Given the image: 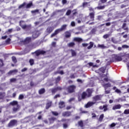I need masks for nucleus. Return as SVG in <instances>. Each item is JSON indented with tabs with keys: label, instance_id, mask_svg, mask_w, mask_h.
Returning a JSON list of instances; mask_svg holds the SVG:
<instances>
[{
	"label": "nucleus",
	"instance_id": "nucleus-22",
	"mask_svg": "<svg viewBox=\"0 0 129 129\" xmlns=\"http://www.w3.org/2000/svg\"><path fill=\"white\" fill-rule=\"evenodd\" d=\"M45 92H46V90H45V88H44L39 89V90L38 91V93L40 95L44 94Z\"/></svg>",
	"mask_w": 129,
	"mask_h": 129
},
{
	"label": "nucleus",
	"instance_id": "nucleus-62",
	"mask_svg": "<svg viewBox=\"0 0 129 129\" xmlns=\"http://www.w3.org/2000/svg\"><path fill=\"white\" fill-rule=\"evenodd\" d=\"M83 47H87L88 45H89L88 43H82Z\"/></svg>",
	"mask_w": 129,
	"mask_h": 129
},
{
	"label": "nucleus",
	"instance_id": "nucleus-15",
	"mask_svg": "<svg viewBox=\"0 0 129 129\" xmlns=\"http://www.w3.org/2000/svg\"><path fill=\"white\" fill-rule=\"evenodd\" d=\"M89 16L90 17L91 21H94V16H95L94 12L90 13Z\"/></svg>",
	"mask_w": 129,
	"mask_h": 129
},
{
	"label": "nucleus",
	"instance_id": "nucleus-18",
	"mask_svg": "<svg viewBox=\"0 0 129 129\" xmlns=\"http://www.w3.org/2000/svg\"><path fill=\"white\" fill-rule=\"evenodd\" d=\"M74 41L75 42H78V43H81L83 40L80 37H75L74 38Z\"/></svg>",
	"mask_w": 129,
	"mask_h": 129
},
{
	"label": "nucleus",
	"instance_id": "nucleus-13",
	"mask_svg": "<svg viewBox=\"0 0 129 129\" xmlns=\"http://www.w3.org/2000/svg\"><path fill=\"white\" fill-rule=\"evenodd\" d=\"M32 42V37H26L23 41L24 44H29Z\"/></svg>",
	"mask_w": 129,
	"mask_h": 129
},
{
	"label": "nucleus",
	"instance_id": "nucleus-57",
	"mask_svg": "<svg viewBox=\"0 0 129 129\" xmlns=\"http://www.w3.org/2000/svg\"><path fill=\"white\" fill-rule=\"evenodd\" d=\"M30 85L31 87H33V86H35V84L33 83V81H31L30 83Z\"/></svg>",
	"mask_w": 129,
	"mask_h": 129
},
{
	"label": "nucleus",
	"instance_id": "nucleus-35",
	"mask_svg": "<svg viewBox=\"0 0 129 129\" xmlns=\"http://www.w3.org/2000/svg\"><path fill=\"white\" fill-rule=\"evenodd\" d=\"M18 72V70H11L10 72H8V74L9 75H12V73H17Z\"/></svg>",
	"mask_w": 129,
	"mask_h": 129
},
{
	"label": "nucleus",
	"instance_id": "nucleus-26",
	"mask_svg": "<svg viewBox=\"0 0 129 129\" xmlns=\"http://www.w3.org/2000/svg\"><path fill=\"white\" fill-rule=\"evenodd\" d=\"M103 87H104V88H108V87H111V84L109 83L103 84Z\"/></svg>",
	"mask_w": 129,
	"mask_h": 129
},
{
	"label": "nucleus",
	"instance_id": "nucleus-34",
	"mask_svg": "<svg viewBox=\"0 0 129 129\" xmlns=\"http://www.w3.org/2000/svg\"><path fill=\"white\" fill-rule=\"evenodd\" d=\"M88 65L90 67H93V68H95V67H98L97 65H93V62H90L88 63Z\"/></svg>",
	"mask_w": 129,
	"mask_h": 129
},
{
	"label": "nucleus",
	"instance_id": "nucleus-32",
	"mask_svg": "<svg viewBox=\"0 0 129 129\" xmlns=\"http://www.w3.org/2000/svg\"><path fill=\"white\" fill-rule=\"evenodd\" d=\"M60 80H61V77H60V76H57L55 79V83L56 84L59 83Z\"/></svg>",
	"mask_w": 129,
	"mask_h": 129
},
{
	"label": "nucleus",
	"instance_id": "nucleus-48",
	"mask_svg": "<svg viewBox=\"0 0 129 129\" xmlns=\"http://www.w3.org/2000/svg\"><path fill=\"white\" fill-rule=\"evenodd\" d=\"M66 16H70L71 15V10H69L66 13Z\"/></svg>",
	"mask_w": 129,
	"mask_h": 129
},
{
	"label": "nucleus",
	"instance_id": "nucleus-54",
	"mask_svg": "<svg viewBox=\"0 0 129 129\" xmlns=\"http://www.w3.org/2000/svg\"><path fill=\"white\" fill-rule=\"evenodd\" d=\"M115 92H116V93H121V91H120V90H119L118 89H116L115 90Z\"/></svg>",
	"mask_w": 129,
	"mask_h": 129
},
{
	"label": "nucleus",
	"instance_id": "nucleus-3",
	"mask_svg": "<svg viewBox=\"0 0 129 129\" xmlns=\"http://www.w3.org/2000/svg\"><path fill=\"white\" fill-rule=\"evenodd\" d=\"M75 89H76V86L74 85H70L67 88V90L69 93H73V92H75Z\"/></svg>",
	"mask_w": 129,
	"mask_h": 129
},
{
	"label": "nucleus",
	"instance_id": "nucleus-6",
	"mask_svg": "<svg viewBox=\"0 0 129 129\" xmlns=\"http://www.w3.org/2000/svg\"><path fill=\"white\" fill-rule=\"evenodd\" d=\"M87 97V93L86 92H83L81 94V97L79 96L78 97V101H81L82 99H85Z\"/></svg>",
	"mask_w": 129,
	"mask_h": 129
},
{
	"label": "nucleus",
	"instance_id": "nucleus-45",
	"mask_svg": "<svg viewBox=\"0 0 129 129\" xmlns=\"http://www.w3.org/2000/svg\"><path fill=\"white\" fill-rule=\"evenodd\" d=\"M18 99H19V100H22V99H24V95L23 94L19 95Z\"/></svg>",
	"mask_w": 129,
	"mask_h": 129
},
{
	"label": "nucleus",
	"instance_id": "nucleus-12",
	"mask_svg": "<svg viewBox=\"0 0 129 129\" xmlns=\"http://www.w3.org/2000/svg\"><path fill=\"white\" fill-rule=\"evenodd\" d=\"M62 115L64 117H69V116H71V112L69 111H64L62 113Z\"/></svg>",
	"mask_w": 129,
	"mask_h": 129
},
{
	"label": "nucleus",
	"instance_id": "nucleus-37",
	"mask_svg": "<svg viewBox=\"0 0 129 129\" xmlns=\"http://www.w3.org/2000/svg\"><path fill=\"white\" fill-rule=\"evenodd\" d=\"M11 38H8L5 41V44H6V45H10V44H11Z\"/></svg>",
	"mask_w": 129,
	"mask_h": 129
},
{
	"label": "nucleus",
	"instance_id": "nucleus-29",
	"mask_svg": "<svg viewBox=\"0 0 129 129\" xmlns=\"http://www.w3.org/2000/svg\"><path fill=\"white\" fill-rule=\"evenodd\" d=\"M33 2H30L29 3L27 4L26 8V9H30L31 7H33Z\"/></svg>",
	"mask_w": 129,
	"mask_h": 129
},
{
	"label": "nucleus",
	"instance_id": "nucleus-33",
	"mask_svg": "<svg viewBox=\"0 0 129 129\" xmlns=\"http://www.w3.org/2000/svg\"><path fill=\"white\" fill-rule=\"evenodd\" d=\"M71 52L72 53V56L73 57H75V56H76V55H77L76 51H75V50H74L73 49H71Z\"/></svg>",
	"mask_w": 129,
	"mask_h": 129
},
{
	"label": "nucleus",
	"instance_id": "nucleus-50",
	"mask_svg": "<svg viewBox=\"0 0 129 129\" xmlns=\"http://www.w3.org/2000/svg\"><path fill=\"white\" fill-rule=\"evenodd\" d=\"M98 47L99 48H101V49H103V48H105L104 44H98Z\"/></svg>",
	"mask_w": 129,
	"mask_h": 129
},
{
	"label": "nucleus",
	"instance_id": "nucleus-19",
	"mask_svg": "<svg viewBox=\"0 0 129 129\" xmlns=\"http://www.w3.org/2000/svg\"><path fill=\"white\" fill-rule=\"evenodd\" d=\"M65 37L67 38V39H68V38H70L71 37V33L70 31H66L64 32Z\"/></svg>",
	"mask_w": 129,
	"mask_h": 129
},
{
	"label": "nucleus",
	"instance_id": "nucleus-63",
	"mask_svg": "<svg viewBox=\"0 0 129 129\" xmlns=\"http://www.w3.org/2000/svg\"><path fill=\"white\" fill-rule=\"evenodd\" d=\"M16 81H17V79L15 78H12L10 80L11 82H15Z\"/></svg>",
	"mask_w": 129,
	"mask_h": 129
},
{
	"label": "nucleus",
	"instance_id": "nucleus-39",
	"mask_svg": "<svg viewBox=\"0 0 129 129\" xmlns=\"http://www.w3.org/2000/svg\"><path fill=\"white\" fill-rule=\"evenodd\" d=\"M104 117V114H101L99 118V121H102Z\"/></svg>",
	"mask_w": 129,
	"mask_h": 129
},
{
	"label": "nucleus",
	"instance_id": "nucleus-25",
	"mask_svg": "<svg viewBox=\"0 0 129 129\" xmlns=\"http://www.w3.org/2000/svg\"><path fill=\"white\" fill-rule=\"evenodd\" d=\"M115 58H116V62H120V61L122 60V57L117 55V54H116Z\"/></svg>",
	"mask_w": 129,
	"mask_h": 129
},
{
	"label": "nucleus",
	"instance_id": "nucleus-53",
	"mask_svg": "<svg viewBox=\"0 0 129 129\" xmlns=\"http://www.w3.org/2000/svg\"><path fill=\"white\" fill-rule=\"evenodd\" d=\"M115 125H116V124H115L114 122H113L110 125V127H114Z\"/></svg>",
	"mask_w": 129,
	"mask_h": 129
},
{
	"label": "nucleus",
	"instance_id": "nucleus-38",
	"mask_svg": "<svg viewBox=\"0 0 129 129\" xmlns=\"http://www.w3.org/2000/svg\"><path fill=\"white\" fill-rule=\"evenodd\" d=\"M97 10H104L105 9V6H101L97 7Z\"/></svg>",
	"mask_w": 129,
	"mask_h": 129
},
{
	"label": "nucleus",
	"instance_id": "nucleus-46",
	"mask_svg": "<svg viewBox=\"0 0 129 129\" xmlns=\"http://www.w3.org/2000/svg\"><path fill=\"white\" fill-rule=\"evenodd\" d=\"M12 61L14 62V63H17V58L15 57V56H12Z\"/></svg>",
	"mask_w": 129,
	"mask_h": 129
},
{
	"label": "nucleus",
	"instance_id": "nucleus-24",
	"mask_svg": "<svg viewBox=\"0 0 129 129\" xmlns=\"http://www.w3.org/2000/svg\"><path fill=\"white\" fill-rule=\"evenodd\" d=\"M48 120L50 123H53L56 120V117H51L48 118Z\"/></svg>",
	"mask_w": 129,
	"mask_h": 129
},
{
	"label": "nucleus",
	"instance_id": "nucleus-43",
	"mask_svg": "<svg viewBox=\"0 0 129 129\" xmlns=\"http://www.w3.org/2000/svg\"><path fill=\"white\" fill-rule=\"evenodd\" d=\"M99 70L101 72H102V73H105V68H104V67H102V68H100Z\"/></svg>",
	"mask_w": 129,
	"mask_h": 129
},
{
	"label": "nucleus",
	"instance_id": "nucleus-7",
	"mask_svg": "<svg viewBox=\"0 0 129 129\" xmlns=\"http://www.w3.org/2000/svg\"><path fill=\"white\" fill-rule=\"evenodd\" d=\"M62 89H63V88H62V87H57L56 88H52L51 89V93H52V94H55V93L57 92V91H61Z\"/></svg>",
	"mask_w": 129,
	"mask_h": 129
},
{
	"label": "nucleus",
	"instance_id": "nucleus-58",
	"mask_svg": "<svg viewBox=\"0 0 129 129\" xmlns=\"http://www.w3.org/2000/svg\"><path fill=\"white\" fill-rule=\"evenodd\" d=\"M122 48H124V49H125V48L127 49V48H128V46L127 45L124 44V45H123L122 46Z\"/></svg>",
	"mask_w": 129,
	"mask_h": 129
},
{
	"label": "nucleus",
	"instance_id": "nucleus-44",
	"mask_svg": "<svg viewBox=\"0 0 129 129\" xmlns=\"http://www.w3.org/2000/svg\"><path fill=\"white\" fill-rule=\"evenodd\" d=\"M76 78V76H75V74H72L70 76V78H71V79H74Z\"/></svg>",
	"mask_w": 129,
	"mask_h": 129
},
{
	"label": "nucleus",
	"instance_id": "nucleus-16",
	"mask_svg": "<svg viewBox=\"0 0 129 129\" xmlns=\"http://www.w3.org/2000/svg\"><path fill=\"white\" fill-rule=\"evenodd\" d=\"M94 104H95V102H88L87 104H86V108H88V107H90L92 106Z\"/></svg>",
	"mask_w": 129,
	"mask_h": 129
},
{
	"label": "nucleus",
	"instance_id": "nucleus-56",
	"mask_svg": "<svg viewBox=\"0 0 129 129\" xmlns=\"http://www.w3.org/2000/svg\"><path fill=\"white\" fill-rule=\"evenodd\" d=\"M60 97V94H56L54 96L53 98L54 99H56V98H58Z\"/></svg>",
	"mask_w": 129,
	"mask_h": 129
},
{
	"label": "nucleus",
	"instance_id": "nucleus-41",
	"mask_svg": "<svg viewBox=\"0 0 129 129\" xmlns=\"http://www.w3.org/2000/svg\"><path fill=\"white\" fill-rule=\"evenodd\" d=\"M51 113L53 115H54V116H58L59 115V113H57V111H51Z\"/></svg>",
	"mask_w": 129,
	"mask_h": 129
},
{
	"label": "nucleus",
	"instance_id": "nucleus-30",
	"mask_svg": "<svg viewBox=\"0 0 129 129\" xmlns=\"http://www.w3.org/2000/svg\"><path fill=\"white\" fill-rule=\"evenodd\" d=\"M89 45H90L87 47V49L88 50H90V49H91V48L93 47L94 43H93V42H90Z\"/></svg>",
	"mask_w": 129,
	"mask_h": 129
},
{
	"label": "nucleus",
	"instance_id": "nucleus-11",
	"mask_svg": "<svg viewBox=\"0 0 129 129\" xmlns=\"http://www.w3.org/2000/svg\"><path fill=\"white\" fill-rule=\"evenodd\" d=\"M87 98L91 97L92 95V89H87L86 90Z\"/></svg>",
	"mask_w": 129,
	"mask_h": 129
},
{
	"label": "nucleus",
	"instance_id": "nucleus-47",
	"mask_svg": "<svg viewBox=\"0 0 129 129\" xmlns=\"http://www.w3.org/2000/svg\"><path fill=\"white\" fill-rule=\"evenodd\" d=\"M29 63L31 66H33V64H34V59H30L29 60Z\"/></svg>",
	"mask_w": 129,
	"mask_h": 129
},
{
	"label": "nucleus",
	"instance_id": "nucleus-1",
	"mask_svg": "<svg viewBox=\"0 0 129 129\" xmlns=\"http://www.w3.org/2000/svg\"><path fill=\"white\" fill-rule=\"evenodd\" d=\"M66 28H67V25L64 24L60 28L56 29L54 31V33H53L51 35L50 38H53V37H55L56 35H58V34H59V33H60V32H63V31H65V30H66Z\"/></svg>",
	"mask_w": 129,
	"mask_h": 129
},
{
	"label": "nucleus",
	"instance_id": "nucleus-60",
	"mask_svg": "<svg viewBox=\"0 0 129 129\" xmlns=\"http://www.w3.org/2000/svg\"><path fill=\"white\" fill-rule=\"evenodd\" d=\"M72 12H73V16H75V15L77 14V12L76 11V10H74Z\"/></svg>",
	"mask_w": 129,
	"mask_h": 129
},
{
	"label": "nucleus",
	"instance_id": "nucleus-52",
	"mask_svg": "<svg viewBox=\"0 0 129 129\" xmlns=\"http://www.w3.org/2000/svg\"><path fill=\"white\" fill-rule=\"evenodd\" d=\"M63 128H67L68 127V124L64 123L62 124Z\"/></svg>",
	"mask_w": 129,
	"mask_h": 129
},
{
	"label": "nucleus",
	"instance_id": "nucleus-59",
	"mask_svg": "<svg viewBox=\"0 0 129 129\" xmlns=\"http://www.w3.org/2000/svg\"><path fill=\"white\" fill-rule=\"evenodd\" d=\"M87 5H88V3H87V2H84L83 3V5H82L83 8H84V7H85V6H87Z\"/></svg>",
	"mask_w": 129,
	"mask_h": 129
},
{
	"label": "nucleus",
	"instance_id": "nucleus-51",
	"mask_svg": "<svg viewBox=\"0 0 129 129\" xmlns=\"http://www.w3.org/2000/svg\"><path fill=\"white\" fill-rule=\"evenodd\" d=\"M35 13H39V10L38 9H36L35 10L31 11V13L32 14H35Z\"/></svg>",
	"mask_w": 129,
	"mask_h": 129
},
{
	"label": "nucleus",
	"instance_id": "nucleus-23",
	"mask_svg": "<svg viewBox=\"0 0 129 129\" xmlns=\"http://www.w3.org/2000/svg\"><path fill=\"white\" fill-rule=\"evenodd\" d=\"M51 106H52V101H49L46 103L45 108L46 109H49Z\"/></svg>",
	"mask_w": 129,
	"mask_h": 129
},
{
	"label": "nucleus",
	"instance_id": "nucleus-40",
	"mask_svg": "<svg viewBox=\"0 0 129 129\" xmlns=\"http://www.w3.org/2000/svg\"><path fill=\"white\" fill-rule=\"evenodd\" d=\"M26 5H27V3H26V2L23 3L22 4L20 5L19 6L18 9H22V8H24V7L26 6Z\"/></svg>",
	"mask_w": 129,
	"mask_h": 129
},
{
	"label": "nucleus",
	"instance_id": "nucleus-14",
	"mask_svg": "<svg viewBox=\"0 0 129 129\" xmlns=\"http://www.w3.org/2000/svg\"><path fill=\"white\" fill-rule=\"evenodd\" d=\"M121 108V105L120 104L114 105L112 107L113 110H115L116 109H120Z\"/></svg>",
	"mask_w": 129,
	"mask_h": 129
},
{
	"label": "nucleus",
	"instance_id": "nucleus-28",
	"mask_svg": "<svg viewBox=\"0 0 129 129\" xmlns=\"http://www.w3.org/2000/svg\"><path fill=\"white\" fill-rule=\"evenodd\" d=\"M6 96V93L5 92H0V100L4 99Z\"/></svg>",
	"mask_w": 129,
	"mask_h": 129
},
{
	"label": "nucleus",
	"instance_id": "nucleus-49",
	"mask_svg": "<svg viewBox=\"0 0 129 129\" xmlns=\"http://www.w3.org/2000/svg\"><path fill=\"white\" fill-rule=\"evenodd\" d=\"M124 114H129V109L124 110L123 112Z\"/></svg>",
	"mask_w": 129,
	"mask_h": 129
},
{
	"label": "nucleus",
	"instance_id": "nucleus-4",
	"mask_svg": "<svg viewBox=\"0 0 129 129\" xmlns=\"http://www.w3.org/2000/svg\"><path fill=\"white\" fill-rule=\"evenodd\" d=\"M18 125V120L16 119H12L10 120L8 124V127H13L16 125Z\"/></svg>",
	"mask_w": 129,
	"mask_h": 129
},
{
	"label": "nucleus",
	"instance_id": "nucleus-31",
	"mask_svg": "<svg viewBox=\"0 0 129 129\" xmlns=\"http://www.w3.org/2000/svg\"><path fill=\"white\" fill-rule=\"evenodd\" d=\"M93 100H95V101H98V100H100V96L99 95H96L93 98Z\"/></svg>",
	"mask_w": 129,
	"mask_h": 129
},
{
	"label": "nucleus",
	"instance_id": "nucleus-36",
	"mask_svg": "<svg viewBox=\"0 0 129 129\" xmlns=\"http://www.w3.org/2000/svg\"><path fill=\"white\" fill-rule=\"evenodd\" d=\"M75 46V43L74 42H70L68 44V46L70 47H73Z\"/></svg>",
	"mask_w": 129,
	"mask_h": 129
},
{
	"label": "nucleus",
	"instance_id": "nucleus-21",
	"mask_svg": "<svg viewBox=\"0 0 129 129\" xmlns=\"http://www.w3.org/2000/svg\"><path fill=\"white\" fill-rule=\"evenodd\" d=\"M53 30H54V28H53L52 27H48L46 29V32L48 34H50V33H52V32H53Z\"/></svg>",
	"mask_w": 129,
	"mask_h": 129
},
{
	"label": "nucleus",
	"instance_id": "nucleus-42",
	"mask_svg": "<svg viewBox=\"0 0 129 129\" xmlns=\"http://www.w3.org/2000/svg\"><path fill=\"white\" fill-rule=\"evenodd\" d=\"M57 73L58 74H60V75H63L64 74V71H63L62 70V71H60L59 72H56L54 73V74H57Z\"/></svg>",
	"mask_w": 129,
	"mask_h": 129
},
{
	"label": "nucleus",
	"instance_id": "nucleus-27",
	"mask_svg": "<svg viewBox=\"0 0 129 129\" xmlns=\"http://www.w3.org/2000/svg\"><path fill=\"white\" fill-rule=\"evenodd\" d=\"M78 123L80 127L83 128L84 127V124L83 123V121L82 120L79 121Z\"/></svg>",
	"mask_w": 129,
	"mask_h": 129
},
{
	"label": "nucleus",
	"instance_id": "nucleus-20",
	"mask_svg": "<svg viewBox=\"0 0 129 129\" xmlns=\"http://www.w3.org/2000/svg\"><path fill=\"white\" fill-rule=\"evenodd\" d=\"M116 54H113L111 58H110V62H116V59L115 58Z\"/></svg>",
	"mask_w": 129,
	"mask_h": 129
},
{
	"label": "nucleus",
	"instance_id": "nucleus-2",
	"mask_svg": "<svg viewBox=\"0 0 129 129\" xmlns=\"http://www.w3.org/2000/svg\"><path fill=\"white\" fill-rule=\"evenodd\" d=\"M10 105H12V106H15V105H16V107H14L13 108V110L14 112H16V111H18L19 109H20V105L18 104V101H13L10 103Z\"/></svg>",
	"mask_w": 129,
	"mask_h": 129
},
{
	"label": "nucleus",
	"instance_id": "nucleus-17",
	"mask_svg": "<svg viewBox=\"0 0 129 129\" xmlns=\"http://www.w3.org/2000/svg\"><path fill=\"white\" fill-rule=\"evenodd\" d=\"M122 29H123L124 31H126V33H128V27L126 26V23L123 24Z\"/></svg>",
	"mask_w": 129,
	"mask_h": 129
},
{
	"label": "nucleus",
	"instance_id": "nucleus-10",
	"mask_svg": "<svg viewBox=\"0 0 129 129\" xmlns=\"http://www.w3.org/2000/svg\"><path fill=\"white\" fill-rule=\"evenodd\" d=\"M66 106V105L65 104V102L63 101H60L58 102V107L60 108V109H62V108H64Z\"/></svg>",
	"mask_w": 129,
	"mask_h": 129
},
{
	"label": "nucleus",
	"instance_id": "nucleus-64",
	"mask_svg": "<svg viewBox=\"0 0 129 129\" xmlns=\"http://www.w3.org/2000/svg\"><path fill=\"white\" fill-rule=\"evenodd\" d=\"M61 2L62 5H66V4H67V0H62Z\"/></svg>",
	"mask_w": 129,
	"mask_h": 129
},
{
	"label": "nucleus",
	"instance_id": "nucleus-5",
	"mask_svg": "<svg viewBox=\"0 0 129 129\" xmlns=\"http://www.w3.org/2000/svg\"><path fill=\"white\" fill-rule=\"evenodd\" d=\"M32 54H35V56L38 57L40 56V55H45V54H46V51L38 49L34 52H32Z\"/></svg>",
	"mask_w": 129,
	"mask_h": 129
},
{
	"label": "nucleus",
	"instance_id": "nucleus-8",
	"mask_svg": "<svg viewBox=\"0 0 129 129\" xmlns=\"http://www.w3.org/2000/svg\"><path fill=\"white\" fill-rule=\"evenodd\" d=\"M99 109H100V110H102V109H104L103 111L105 112V111H107V110H108V105L107 104H105L103 106H100L99 107Z\"/></svg>",
	"mask_w": 129,
	"mask_h": 129
},
{
	"label": "nucleus",
	"instance_id": "nucleus-55",
	"mask_svg": "<svg viewBox=\"0 0 129 129\" xmlns=\"http://www.w3.org/2000/svg\"><path fill=\"white\" fill-rule=\"evenodd\" d=\"M108 37H109V34H105L103 36L104 39H107V38H108Z\"/></svg>",
	"mask_w": 129,
	"mask_h": 129
},
{
	"label": "nucleus",
	"instance_id": "nucleus-9",
	"mask_svg": "<svg viewBox=\"0 0 129 129\" xmlns=\"http://www.w3.org/2000/svg\"><path fill=\"white\" fill-rule=\"evenodd\" d=\"M23 23H24V21H20L19 25L21 28H22L24 30H25V29H29L30 28V26L29 25H27L26 24L24 25L23 24Z\"/></svg>",
	"mask_w": 129,
	"mask_h": 129
},
{
	"label": "nucleus",
	"instance_id": "nucleus-61",
	"mask_svg": "<svg viewBox=\"0 0 129 129\" xmlns=\"http://www.w3.org/2000/svg\"><path fill=\"white\" fill-rule=\"evenodd\" d=\"M27 70H28V68H24V69L21 70V72H25L27 71Z\"/></svg>",
	"mask_w": 129,
	"mask_h": 129
}]
</instances>
